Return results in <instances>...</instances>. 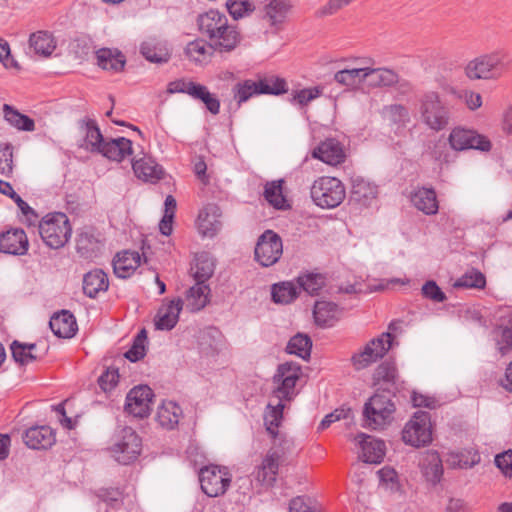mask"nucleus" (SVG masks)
Here are the masks:
<instances>
[{
	"instance_id": "16",
	"label": "nucleus",
	"mask_w": 512,
	"mask_h": 512,
	"mask_svg": "<svg viewBox=\"0 0 512 512\" xmlns=\"http://www.w3.org/2000/svg\"><path fill=\"white\" fill-rule=\"evenodd\" d=\"M311 155L331 166H337L346 159L343 145L335 138H327L322 141L313 149Z\"/></svg>"
},
{
	"instance_id": "50",
	"label": "nucleus",
	"mask_w": 512,
	"mask_h": 512,
	"mask_svg": "<svg viewBox=\"0 0 512 512\" xmlns=\"http://www.w3.org/2000/svg\"><path fill=\"white\" fill-rule=\"evenodd\" d=\"M191 97L204 103L206 109L213 115L220 112V101L210 93L205 85L197 83L195 89L191 93Z\"/></svg>"
},
{
	"instance_id": "59",
	"label": "nucleus",
	"mask_w": 512,
	"mask_h": 512,
	"mask_svg": "<svg viewBox=\"0 0 512 512\" xmlns=\"http://www.w3.org/2000/svg\"><path fill=\"white\" fill-rule=\"evenodd\" d=\"M119 373L115 368H108L98 378V384L104 392L111 391L118 383Z\"/></svg>"
},
{
	"instance_id": "33",
	"label": "nucleus",
	"mask_w": 512,
	"mask_h": 512,
	"mask_svg": "<svg viewBox=\"0 0 512 512\" xmlns=\"http://www.w3.org/2000/svg\"><path fill=\"white\" fill-rule=\"evenodd\" d=\"M140 51L146 60L154 63H166L171 57L167 44L156 39L144 41L141 44Z\"/></svg>"
},
{
	"instance_id": "45",
	"label": "nucleus",
	"mask_w": 512,
	"mask_h": 512,
	"mask_svg": "<svg viewBox=\"0 0 512 512\" xmlns=\"http://www.w3.org/2000/svg\"><path fill=\"white\" fill-rule=\"evenodd\" d=\"M99 241L95 237L92 229H83L81 230L76 239V249L77 252L85 257H91V255L98 250Z\"/></svg>"
},
{
	"instance_id": "57",
	"label": "nucleus",
	"mask_w": 512,
	"mask_h": 512,
	"mask_svg": "<svg viewBox=\"0 0 512 512\" xmlns=\"http://www.w3.org/2000/svg\"><path fill=\"white\" fill-rule=\"evenodd\" d=\"M214 273V263L207 256L197 258L194 278L196 281L206 282Z\"/></svg>"
},
{
	"instance_id": "6",
	"label": "nucleus",
	"mask_w": 512,
	"mask_h": 512,
	"mask_svg": "<svg viewBox=\"0 0 512 512\" xmlns=\"http://www.w3.org/2000/svg\"><path fill=\"white\" fill-rule=\"evenodd\" d=\"M71 232L69 219L61 212L46 215L39 224V234L43 242L52 249L63 247Z\"/></svg>"
},
{
	"instance_id": "3",
	"label": "nucleus",
	"mask_w": 512,
	"mask_h": 512,
	"mask_svg": "<svg viewBox=\"0 0 512 512\" xmlns=\"http://www.w3.org/2000/svg\"><path fill=\"white\" fill-rule=\"evenodd\" d=\"M510 63L511 59L507 53L495 51L469 61L465 67V74L471 80H496L508 70Z\"/></svg>"
},
{
	"instance_id": "4",
	"label": "nucleus",
	"mask_w": 512,
	"mask_h": 512,
	"mask_svg": "<svg viewBox=\"0 0 512 512\" xmlns=\"http://www.w3.org/2000/svg\"><path fill=\"white\" fill-rule=\"evenodd\" d=\"M393 394L376 391L365 403L363 409V426L370 429H382L392 420L395 404Z\"/></svg>"
},
{
	"instance_id": "54",
	"label": "nucleus",
	"mask_w": 512,
	"mask_h": 512,
	"mask_svg": "<svg viewBox=\"0 0 512 512\" xmlns=\"http://www.w3.org/2000/svg\"><path fill=\"white\" fill-rule=\"evenodd\" d=\"M226 7L235 20L248 16L255 9L253 3L249 0H227Z\"/></svg>"
},
{
	"instance_id": "15",
	"label": "nucleus",
	"mask_w": 512,
	"mask_h": 512,
	"mask_svg": "<svg viewBox=\"0 0 512 512\" xmlns=\"http://www.w3.org/2000/svg\"><path fill=\"white\" fill-rule=\"evenodd\" d=\"M292 7L290 0H269L260 10V16L271 28L280 30Z\"/></svg>"
},
{
	"instance_id": "32",
	"label": "nucleus",
	"mask_w": 512,
	"mask_h": 512,
	"mask_svg": "<svg viewBox=\"0 0 512 512\" xmlns=\"http://www.w3.org/2000/svg\"><path fill=\"white\" fill-rule=\"evenodd\" d=\"M29 48L41 57H49L56 49V40L48 31H37L29 37Z\"/></svg>"
},
{
	"instance_id": "26",
	"label": "nucleus",
	"mask_w": 512,
	"mask_h": 512,
	"mask_svg": "<svg viewBox=\"0 0 512 512\" xmlns=\"http://www.w3.org/2000/svg\"><path fill=\"white\" fill-rule=\"evenodd\" d=\"M49 326L59 338H72L78 330L76 319L68 310L54 314L49 321Z\"/></svg>"
},
{
	"instance_id": "19",
	"label": "nucleus",
	"mask_w": 512,
	"mask_h": 512,
	"mask_svg": "<svg viewBox=\"0 0 512 512\" xmlns=\"http://www.w3.org/2000/svg\"><path fill=\"white\" fill-rule=\"evenodd\" d=\"M221 210L215 204L206 205L198 215L197 228L202 236L214 237L221 229Z\"/></svg>"
},
{
	"instance_id": "44",
	"label": "nucleus",
	"mask_w": 512,
	"mask_h": 512,
	"mask_svg": "<svg viewBox=\"0 0 512 512\" xmlns=\"http://www.w3.org/2000/svg\"><path fill=\"white\" fill-rule=\"evenodd\" d=\"M12 357L21 366L28 365L38 359V356L33 353L36 350L35 343H22L14 340L10 345Z\"/></svg>"
},
{
	"instance_id": "62",
	"label": "nucleus",
	"mask_w": 512,
	"mask_h": 512,
	"mask_svg": "<svg viewBox=\"0 0 512 512\" xmlns=\"http://www.w3.org/2000/svg\"><path fill=\"white\" fill-rule=\"evenodd\" d=\"M321 94V90L318 87L313 88H305L299 91H296L293 95V101H296L300 105H306L310 101L316 99Z\"/></svg>"
},
{
	"instance_id": "37",
	"label": "nucleus",
	"mask_w": 512,
	"mask_h": 512,
	"mask_svg": "<svg viewBox=\"0 0 512 512\" xmlns=\"http://www.w3.org/2000/svg\"><path fill=\"white\" fill-rule=\"evenodd\" d=\"M216 50L209 41L204 39H196L187 44L185 53L187 57L195 63L204 64L210 61Z\"/></svg>"
},
{
	"instance_id": "5",
	"label": "nucleus",
	"mask_w": 512,
	"mask_h": 512,
	"mask_svg": "<svg viewBox=\"0 0 512 512\" xmlns=\"http://www.w3.org/2000/svg\"><path fill=\"white\" fill-rule=\"evenodd\" d=\"M421 121L434 131H441L450 121V110L435 91L424 93L419 100Z\"/></svg>"
},
{
	"instance_id": "9",
	"label": "nucleus",
	"mask_w": 512,
	"mask_h": 512,
	"mask_svg": "<svg viewBox=\"0 0 512 512\" xmlns=\"http://www.w3.org/2000/svg\"><path fill=\"white\" fill-rule=\"evenodd\" d=\"M402 439L413 447L428 445L432 441L430 414L425 411L416 412L404 426Z\"/></svg>"
},
{
	"instance_id": "60",
	"label": "nucleus",
	"mask_w": 512,
	"mask_h": 512,
	"mask_svg": "<svg viewBox=\"0 0 512 512\" xmlns=\"http://www.w3.org/2000/svg\"><path fill=\"white\" fill-rule=\"evenodd\" d=\"M422 294L424 297L434 302H444L446 300L445 293L440 289L436 282L432 280L427 281L422 286Z\"/></svg>"
},
{
	"instance_id": "28",
	"label": "nucleus",
	"mask_w": 512,
	"mask_h": 512,
	"mask_svg": "<svg viewBox=\"0 0 512 512\" xmlns=\"http://www.w3.org/2000/svg\"><path fill=\"white\" fill-rule=\"evenodd\" d=\"M411 202L416 209L426 215H434L438 212V200L433 188H419L411 194Z\"/></svg>"
},
{
	"instance_id": "56",
	"label": "nucleus",
	"mask_w": 512,
	"mask_h": 512,
	"mask_svg": "<svg viewBox=\"0 0 512 512\" xmlns=\"http://www.w3.org/2000/svg\"><path fill=\"white\" fill-rule=\"evenodd\" d=\"M0 173L10 177L13 173V147L11 144H0Z\"/></svg>"
},
{
	"instance_id": "22",
	"label": "nucleus",
	"mask_w": 512,
	"mask_h": 512,
	"mask_svg": "<svg viewBox=\"0 0 512 512\" xmlns=\"http://www.w3.org/2000/svg\"><path fill=\"white\" fill-rule=\"evenodd\" d=\"M361 446V459L365 463L379 464L385 456V443L382 440L374 439L364 433L355 438Z\"/></svg>"
},
{
	"instance_id": "43",
	"label": "nucleus",
	"mask_w": 512,
	"mask_h": 512,
	"mask_svg": "<svg viewBox=\"0 0 512 512\" xmlns=\"http://www.w3.org/2000/svg\"><path fill=\"white\" fill-rule=\"evenodd\" d=\"M299 294L298 284L291 281L281 282L272 286V300L279 304H289L294 301Z\"/></svg>"
},
{
	"instance_id": "34",
	"label": "nucleus",
	"mask_w": 512,
	"mask_h": 512,
	"mask_svg": "<svg viewBox=\"0 0 512 512\" xmlns=\"http://www.w3.org/2000/svg\"><path fill=\"white\" fill-rule=\"evenodd\" d=\"M109 287L106 273L101 269L92 270L84 275L83 292L90 298H95L99 292H104Z\"/></svg>"
},
{
	"instance_id": "30",
	"label": "nucleus",
	"mask_w": 512,
	"mask_h": 512,
	"mask_svg": "<svg viewBox=\"0 0 512 512\" xmlns=\"http://www.w3.org/2000/svg\"><path fill=\"white\" fill-rule=\"evenodd\" d=\"M377 188L361 177L352 179L350 201L367 207L376 198Z\"/></svg>"
},
{
	"instance_id": "23",
	"label": "nucleus",
	"mask_w": 512,
	"mask_h": 512,
	"mask_svg": "<svg viewBox=\"0 0 512 512\" xmlns=\"http://www.w3.org/2000/svg\"><path fill=\"white\" fill-rule=\"evenodd\" d=\"M28 250V239L22 229H14L0 235V252L23 255Z\"/></svg>"
},
{
	"instance_id": "27",
	"label": "nucleus",
	"mask_w": 512,
	"mask_h": 512,
	"mask_svg": "<svg viewBox=\"0 0 512 512\" xmlns=\"http://www.w3.org/2000/svg\"><path fill=\"white\" fill-rule=\"evenodd\" d=\"M419 465L423 476L429 483L436 485L440 482L443 475V466L438 452H425Z\"/></svg>"
},
{
	"instance_id": "41",
	"label": "nucleus",
	"mask_w": 512,
	"mask_h": 512,
	"mask_svg": "<svg viewBox=\"0 0 512 512\" xmlns=\"http://www.w3.org/2000/svg\"><path fill=\"white\" fill-rule=\"evenodd\" d=\"M232 94L237 106L240 107L252 97L261 95V90L259 89L258 81L246 79L237 82L232 87Z\"/></svg>"
},
{
	"instance_id": "8",
	"label": "nucleus",
	"mask_w": 512,
	"mask_h": 512,
	"mask_svg": "<svg viewBox=\"0 0 512 512\" xmlns=\"http://www.w3.org/2000/svg\"><path fill=\"white\" fill-rule=\"evenodd\" d=\"M140 437L131 427L121 428L114 436L111 452L116 461L127 465L136 460L141 452Z\"/></svg>"
},
{
	"instance_id": "7",
	"label": "nucleus",
	"mask_w": 512,
	"mask_h": 512,
	"mask_svg": "<svg viewBox=\"0 0 512 512\" xmlns=\"http://www.w3.org/2000/svg\"><path fill=\"white\" fill-rule=\"evenodd\" d=\"M311 198L321 208H335L346 197L343 183L336 177L323 176L314 181L311 187Z\"/></svg>"
},
{
	"instance_id": "46",
	"label": "nucleus",
	"mask_w": 512,
	"mask_h": 512,
	"mask_svg": "<svg viewBox=\"0 0 512 512\" xmlns=\"http://www.w3.org/2000/svg\"><path fill=\"white\" fill-rule=\"evenodd\" d=\"M210 288L204 282L196 281V284L188 290L187 298L192 311L203 309L208 303Z\"/></svg>"
},
{
	"instance_id": "14",
	"label": "nucleus",
	"mask_w": 512,
	"mask_h": 512,
	"mask_svg": "<svg viewBox=\"0 0 512 512\" xmlns=\"http://www.w3.org/2000/svg\"><path fill=\"white\" fill-rule=\"evenodd\" d=\"M153 391L147 385L136 386L126 396L125 411L135 417L144 418L150 414Z\"/></svg>"
},
{
	"instance_id": "39",
	"label": "nucleus",
	"mask_w": 512,
	"mask_h": 512,
	"mask_svg": "<svg viewBox=\"0 0 512 512\" xmlns=\"http://www.w3.org/2000/svg\"><path fill=\"white\" fill-rule=\"evenodd\" d=\"M182 416L181 407L173 401L163 402L158 408L157 420L166 429H174Z\"/></svg>"
},
{
	"instance_id": "55",
	"label": "nucleus",
	"mask_w": 512,
	"mask_h": 512,
	"mask_svg": "<svg viewBox=\"0 0 512 512\" xmlns=\"http://www.w3.org/2000/svg\"><path fill=\"white\" fill-rule=\"evenodd\" d=\"M147 339V333L145 329H142L135 337L133 345L125 353V357L131 362H136L145 356V341Z\"/></svg>"
},
{
	"instance_id": "17",
	"label": "nucleus",
	"mask_w": 512,
	"mask_h": 512,
	"mask_svg": "<svg viewBox=\"0 0 512 512\" xmlns=\"http://www.w3.org/2000/svg\"><path fill=\"white\" fill-rule=\"evenodd\" d=\"M280 454L275 450H269L261 464L253 472L254 479L264 487H272L277 479Z\"/></svg>"
},
{
	"instance_id": "64",
	"label": "nucleus",
	"mask_w": 512,
	"mask_h": 512,
	"mask_svg": "<svg viewBox=\"0 0 512 512\" xmlns=\"http://www.w3.org/2000/svg\"><path fill=\"white\" fill-rule=\"evenodd\" d=\"M459 98L464 99L466 105L471 110H476L482 105V97L479 93L464 90L459 94Z\"/></svg>"
},
{
	"instance_id": "2",
	"label": "nucleus",
	"mask_w": 512,
	"mask_h": 512,
	"mask_svg": "<svg viewBox=\"0 0 512 512\" xmlns=\"http://www.w3.org/2000/svg\"><path fill=\"white\" fill-rule=\"evenodd\" d=\"M200 33L207 38L212 47L219 53H230L242 42L238 28L228 23L226 15L209 10L197 17Z\"/></svg>"
},
{
	"instance_id": "13",
	"label": "nucleus",
	"mask_w": 512,
	"mask_h": 512,
	"mask_svg": "<svg viewBox=\"0 0 512 512\" xmlns=\"http://www.w3.org/2000/svg\"><path fill=\"white\" fill-rule=\"evenodd\" d=\"M449 143L454 150L462 151L467 149H477L489 151L491 142L483 135L474 130L464 128H454L449 135Z\"/></svg>"
},
{
	"instance_id": "58",
	"label": "nucleus",
	"mask_w": 512,
	"mask_h": 512,
	"mask_svg": "<svg viewBox=\"0 0 512 512\" xmlns=\"http://www.w3.org/2000/svg\"><path fill=\"white\" fill-rule=\"evenodd\" d=\"M352 418V410L350 408H340L336 409L330 414L326 415L319 424L318 429L324 430L328 428L332 423L339 421L341 419H350Z\"/></svg>"
},
{
	"instance_id": "11",
	"label": "nucleus",
	"mask_w": 512,
	"mask_h": 512,
	"mask_svg": "<svg viewBox=\"0 0 512 512\" xmlns=\"http://www.w3.org/2000/svg\"><path fill=\"white\" fill-rule=\"evenodd\" d=\"M199 480L202 491L209 497L223 495L231 483V475L226 468L215 465L200 470Z\"/></svg>"
},
{
	"instance_id": "47",
	"label": "nucleus",
	"mask_w": 512,
	"mask_h": 512,
	"mask_svg": "<svg viewBox=\"0 0 512 512\" xmlns=\"http://www.w3.org/2000/svg\"><path fill=\"white\" fill-rule=\"evenodd\" d=\"M257 81L261 95H281L288 91L286 80L275 75L260 77Z\"/></svg>"
},
{
	"instance_id": "21",
	"label": "nucleus",
	"mask_w": 512,
	"mask_h": 512,
	"mask_svg": "<svg viewBox=\"0 0 512 512\" xmlns=\"http://www.w3.org/2000/svg\"><path fill=\"white\" fill-rule=\"evenodd\" d=\"M24 443L31 449H48L56 441L55 433L49 426H34L27 429L23 435Z\"/></svg>"
},
{
	"instance_id": "38",
	"label": "nucleus",
	"mask_w": 512,
	"mask_h": 512,
	"mask_svg": "<svg viewBox=\"0 0 512 512\" xmlns=\"http://www.w3.org/2000/svg\"><path fill=\"white\" fill-rule=\"evenodd\" d=\"M339 313L338 305L329 301H317L314 306L313 315L318 326H332L337 320Z\"/></svg>"
},
{
	"instance_id": "40",
	"label": "nucleus",
	"mask_w": 512,
	"mask_h": 512,
	"mask_svg": "<svg viewBox=\"0 0 512 512\" xmlns=\"http://www.w3.org/2000/svg\"><path fill=\"white\" fill-rule=\"evenodd\" d=\"M96 58L98 65L104 70L119 72L125 65V58L118 50L102 48L96 52Z\"/></svg>"
},
{
	"instance_id": "25",
	"label": "nucleus",
	"mask_w": 512,
	"mask_h": 512,
	"mask_svg": "<svg viewBox=\"0 0 512 512\" xmlns=\"http://www.w3.org/2000/svg\"><path fill=\"white\" fill-rule=\"evenodd\" d=\"M132 141L125 137L106 140L102 145L99 154L109 160L121 162L127 156L132 155Z\"/></svg>"
},
{
	"instance_id": "49",
	"label": "nucleus",
	"mask_w": 512,
	"mask_h": 512,
	"mask_svg": "<svg viewBox=\"0 0 512 512\" xmlns=\"http://www.w3.org/2000/svg\"><path fill=\"white\" fill-rule=\"evenodd\" d=\"M334 80L340 85L353 88L365 83V68L339 70L334 74Z\"/></svg>"
},
{
	"instance_id": "35",
	"label": "nucleus",
	"mask_w": 512,
	"mask_h": 512,
	"mask_svg": "<svg viewBox=\"0 0 512 512\" xmlns=\"http://www.w3.org/2000/svg\"><path fill=\"white\" fill-rule=\"evenodd\" d=\"M398 80V74L391 69L365 67V83L370 87L392 86Z\"/></svg>"
},
{
	"instance_id": "10",
	"label": "nucleus",
	"mask_w": 512,
	"mask_h": 512,
	"mask_svg": "<svg viewBox=\"0 0 512 512\" xmlns=\"http://www.w3.org/2000/svg\"><path fill=\"white\" fill-rule=\"evenodd\" d=\"M283 253L281 237L272 230H266L257 240L255 259L260 265L269 267L277 263Z\"/></svg>"
},
{
	"instance_id": "12",
	"label": "nucleus",
	"mask_w": 512,
	"mask_h": 512,
	"mask_svg": "<svg viewBox=\"0 0 512 512\" xmlns=\"http://www.w3.org/2000/svg\"><path fill=\"white\" fill-rule=\"evenodd\" d=\"M391 348V334L383 333L380 337L372 339L365 347L352 356V363L357 370L364 369L382 358Z\"/></svg>"
},
{
	"instance_id": "61",
	"label": "nucleus",
	"mask_w": 512,
	"mask_h": 512,
	"mask_svg": "<svg viewBox=\"0 0 512 512\" xmlns=\"http://www.w3.org/2000/svg\"><path fill=\"white\" fill-rule=\"evenodd\" d=\"M495 465L505 476H512V450L504 451L495 456Z\"/></svg>"
},
{
	"instance_id": "42",
	"label": "nucleus",
	"mask_w": 512,
	"mask_h": 512,
	"mask_svg": "<svg viewBox=\"0 0 512 512\" xmlns=\"http://www.w3.org/2000/svg\"><path fill=\"white\" fill-rule=\"evenodd\" d=\"M3 113L5 120L13 127L21 131H34L35 122L32 118L20 113L9 104L3 105Z\"/></svg>"
},
{
	"instance_id": "20",
	"label": "nucleus",
	"mask_w": 512,
	"mask_h": 512,
	"mask_svg": "<svg viewBox=\"0 0 512 512\" xmlns=\"http://www.w3.org/2000/svg\"><path fill=\"white\" fill-rule=\"evenodd\" d=\"M496 346L502 355L512 350V310L504 309L494 329Z\"/></svg>"
},
{
	"instance_id": "31",
	"label": "nucleus",
	"mask_w": 512,
	"mask_h": 512,
	"mask_svg": "<svg viewBox=\"0 0 512 512\" xmlns=\"http://www.w3.org/2000/svg\"><path fill=\"white\" fill-rule=\"evenodd\" d=\"M132 168L135 175L144 181L156 182L163 178V168L150 157L133 160Z\"/></svg>"
},
{
	"instance_id": "48",
	"label": "nucleus",
	"mask_w": 512,
	"mask_h": 512,
	"mask_svg": "<svg viewBox=\"0 0 512 512\" xmlns=\"http://www.w3.org/2000/svg\"><path fill=\"white\" fill-rule=\"evenodd\" d=\"M312 341L308 335L298 333L293 336L286 347L289 354H294L302 359L310 357Z\"/></svg>"
},
{
	"instance_id": "52",
	"label": "nucleus",
	"mask_w": 512,
	"mask_h": 512,
	"mask_svg": "<svg viewBox=\"0 0 512 512\" xmlns=\"http://www.w3.org/2000/svg\"><path fill=\"white\" fill-rule=\"evenodd\" d=\"M486 285V278L483 273L477 269H471L463 274L454 283L456 288H475L483 289Z\"/></svg>"
},
{
	"instance_id": "1",
	"label": "nucleus",
	"mask_w": 512,
	"mask_h": 512,
	"mask_svg": "<svg viewBox=\"0 0 512 512\" xmlns=\"http://www.w3.org/2000/svg\"><path fill=\"white\" fill-rule=\"evenodd\" d=\"M300 376V366L296 363L286 362L280 364L273 376L275 388L272 397L278 401L269 402L264 412V424L267 432L273 439L280 434L278 428L283 419L284 401H291L295 396V385Z\"/></svg>"
},
{
	"instance_id": "63",
	"label": "nucleus",
	"mask_w": 512,
	"mask_h": 512,
	"mask_svg": "<svg viewBox=\"0 0 512 512\" xmlns=\"http://www.w3.org/2000/svg\"><path fill=\"white\" fill-rule=\"evenodd\" d=\"M197 83L188 81L185 79L175 80L170 82L167 91L171 94L174 93H185L191 96L193 89H195Z\"/></svg>"
},
{
	"instance_id": "24",
	"label": "nucleus",
	"mask_w": 512,
	"mask_h": 512,
	"mask_svg": "<svg viewBox=\"0 0 512 512\" xmlns=\"http://www.w3.org/2000/svg\"><path fill=\"white\" fill-rule=\"evenodd\" d=\"M183 301L180 298L171 300L161 306L155 317V326L158 330H171L178 322L182 310Z\"/></svg>"
},
{
	"instance_id": "53",
	"label": "nucleus",
	"mask_w": 512,
	"mask_h": 512,
	"mask_svg": "<svg viewBox=\"0 0 512 512\" xmlns=\"http://www.w3.org/2000/svg\"><path fill=\"white\" fill-rule=\"evenodd\" d=\"M282 181H273L265 185V199L277 209L284 208L285 197L282 193Z\"/></svg>"
},
{
	"instance_id": "18",
	"label": "nucleus",
	"mask_w": 512,
	"mask_h": 512,
	"mask_svg": "<svg viewBox=\"0 0 512 512\" xmlns=\"http://www.w3.org/2000/svg\"><path fill=\"white\" fill-rule=\"evenodd\" d=\"M398 372L393 362H383L373 374L376 391L386 392L395 395L398 390Z\"/></svg>"
},
{
	"instance_id": "29",
	"label": "nucleus",
	"mask_w": 512,
	"mask_h": 512,
	"mask_svg": "<svg viewBox=\"0 0 512 512\" xmlns=\"http://www.w3.org/2000/svg\"><path fill=\"white\" fill-rule=\"evenodd\" d=\"M140 265V255L135 251L117 253L113 260V271L118 278L130 277Z\"/></svg>"
},
{
	"instance_id": "36",
	"label": "nucleus",
	"mask_w": 512,
	"mask_h": 512,
	"mask_svg": "<svg viewBox=\"0 0 512 512\" xmlns=\"http://www.w3.org/2000/svg\"><path fill=\"white\" fill-rule=\"evenodd\" d=\"M81 128L85 131V149L91 153H99L105 139L96 123L92 119L80 121Z\"/></svg>"
},
{
	"instance_id": "51",
	"label": "nucleus",
	"mask_w": 512,
	"mask_h": 512,
	"mask_svg": "<svg viewBox=\"0 0 512 512\" xmlns=\"http://www.w3.org/2000/svg\"><path fill=\"white\" fill-rule=\"evenodd\" d=\"M298 288L310 295H316L325 284L324 277L319 273H304L297 277Z\"/></svg>"
}]
</instances>
